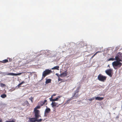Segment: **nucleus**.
<instances>
[{"label":"nucleus","mask_w":122,"mask_h":122,"mask_svg":"<svg viewBox=\"0 0 122 122\" xmlns=\"http://www.w3.org/2000/svg\"><path fill=\"white\" fill-rule=\"evenodd\" d=\"M61 96H58L57 98H56L55 99H52V102H54L55 101H58V99L61 97Z\"/></svg>","instance_id":"nucleus-16"},{"label":"nucleus","mask_w":122,"mask_h":122,"mask_svg":"<svg viewBox=\"0 0 122 122\" xmlns=\"http://www.w3.org/2000/svg\"><path fill=\"white\" fill-rule=\"evenodd\" d=\"M5 122H15L14 121L12 120V121H6Z\"/></svg>","instance_id":"nucleus-29"},{"label":"nucleus","mask_w":122,"mask_h":122,"mask_svg":"<svg viewBox=\"0 0 122 122\" xmlns=\"http://www.w3.org/2000/svg\"><path fill=\"white\" fill-rule=\"evenodd\" d=\"M50 109L49 108L47 107L46 108L45 110V115H46V113H49L50 112Z\"/></svg>","instance_id":"nucleus-11"},{"label":"nucleus","mask_w":122,"mask_h":122,"mask_svg":"<svg viewBox=\"0 0 122 122\" xmlns=\"http://www.w3.org/2000/svg\"><path fill=\"white\" fill-rule=\"evenodd\" d=\"M6 97V95L5 94H3L1 95L0 96V97L3 98H5Z\"/></svg>","instance_id":"nucleus-18"},{"label":"nucleus","mask_w":122,"mask_h":122,"mask_svg":"<svg viewBox=\"0 0 122 122\" xmlns=\"http://www.w3.org/2000/svg\"><path fill=\"white\" fill-rule=\"evenodd\" d=\"M94 99V98H90L89 99V101H91L93 100Z\"/></svg>","instance_id":"nucleus-28"},{"label":"nucleus","mask_w":122,"mask_h":122,"mask_svg":"<svg viewBox=\"0 0 122 122\" xmlns=\"http://www.w3.org/2000/svg\"><path fill=\"white\" fill-rule=\"evenodd\" d=\"M52 71L49 69H47L42 73V79H43L46 76L52 73Z\"/></svg>","instance_id":"nucleus-2"},{"label":"nucleus","mask_w":122,"mask_h":122,"mask_svg":"<svg viewBox=\"0 0 122 122\" xmlns=\"http://www.w3.org/2000/svg\"><path fill=\"white\" fill-rule=\"evenodd\" d=\"M109 66V65H108V66Z\"/></svg>","instance_id":"nucleus-39"},{"label":"nucleus","mask_w":122,"mask_h":122,"mask_svg":"<svg viewBox=\"0 0 122 122\" xmlns=\"http://www.w3.org/2000/svg\"><path fill=\"white\" fill-rule=\"evenodd\" d=\"M23 73H8L7 74L8 75H12V76H18L21 75Z\"/></svg>","instance_id":"nucleus-7"},{"label":"nucleus","mask_w":122,"mask_h":122,"mask_svg":"<svg viewBox=\"0 0 122 122\" xmlns=\"http://www.w3.org/2000/svg\"><path fill=\"white\" fill-rule=\"evenodd\" d=\"M121 61H117L113 62L112 63V65L114 68L117 69V68L120 67L122 65L121 62H120Z\"/></svg>","instance_id":"nucleus-1"},{"label":"nucleus","mask_w":122,"mask_h":122,"mask_svg":"<svg viewBox=\"0 0 122 122\" xmlns=\"http://www.w3.org/2000/svg\"><path fill=\"white\" fill-rule=\"evenodd\" d=\"M107 78L106 76H103L101 74H100L97 77L99 81L103 82H104L106 80Z\"/></svg>","instance_id":"nucleus-4"},{"label":"nucleus","mask_w":122,"mask_h":122,"mask_svg":"<svg viewBox=\"0 0 122 122\" xmlns=\"http://www.w3.org/2000/svg\"><path fill=\"white\" fill-rule=\"evenodd\" d=\"M75 99V98H73V97H71L70 98V99H68L66 101V103L68 104L72 100Z\"/></svg>","instance_id":"nucleus-13"},{"label":"nucleus","mask_w":122,"mask_h":122,"mask_svg":"<svg viewBox=\"0 0 122 122\" xmlns=\"http://www.w3.org/2000/svg\"><path fill=\"white\" fill-rule=\"evenodd\" d=\"M119 117L118 116H117L116 117V118H118Z\"/></svg>","instance_id":"nucleus-36"},{"label":"nucleus","mask_w":122,"mask_h":122,"mask_svg":"<svg viewBox=\"0 0 122 122\" xmlns=\"http://www.w3.org/2000/svg\"><path fill=\"white\" fill-rule=\"evenodd\" d=\"M68 72H67V71H66L63 73L61 74L60 76L61 77H65L66 76Z\"/></svg>","instance_id":"nucleus-9"},{"label":"nucleus","mask_w":122,"mask_h":122,"mask_svg":"<svg viewBox=\"0 0 122 122\" xmlns=\"http://www.w3.org/2000/svg\"><path fill=\"white\" fill-rule=\"evenodd\" d=\"M122 54L121 52L118 53L116 55L115 60L117 61H122Z\"/></svg>","instance_id":"nucleus-3"},{"label":"nucleus","mask_w":122,"mask_h":122,"mask_svg":"<svg viewBox=\"0 0 122 122\" xmlns=\"http://www.w3.org/2000/svg\"><path fill=\"white\" fill-rule=\"evenodd\" d=\"M25 83V82L24 81H22L21 83H20L21 85L24 83Z\"/></svg>","instance_id":"nucleus-30"},{"label":"nucleus","mask_w":122,"mask_h":122,"mask_svg":"<svg viewBox=\"0 0 122 122\" xmlns=\"http://www.w3.org/2000/svg\"><path fill=\"white\" fill-rule=\"evenodd\" d=\"M33 98L32 97H31V98H29V99L30 100L31 102H33Z\"/></svg>","instance_id":"nucleus-26"},{"label":"nucleus","mask_w":122,"mask_h":122,"mask_svg":"<svg viewBox=\"0 0 122 122\" xmlns=\"http://www.w3.org/2000/svg\"><path fill=\"white\" fill-rule=\"evenodd\" d=\"M0 62L3 63H5L8 62V60L7 59H5L3 60L2 61H1Z\"/></svg>","instance_id":"nucleus-20"},{"label":"nucleus","mask_w":122,"mask_h":122,"mask_svg":"<svg viewBox=\"0 0 122 122\" xmlns=\"http://www.w3.org/2000/svg\"><path fill=\"white\" fill-rule=\"evenodd\" d=\"M36 119V121L37 122H41L42 120V119Z\"/></svg>","instance_id":"nucleus-25"},{"label":"nucleus","mask_w":122,"mask_h":122,"mask_svg":"<svg viewBox=\"0 0 122 122\" xmlns=\"http://www.w3.org/2000/svg\"><path fill=\"white\" fill-rule=\"evenodd\" d=\"M46 81L45 82V83L46 84H47L51 82V79H46Z\"/></svg>","instance_id":"nucleus-14"},{"label":"nucleus","mask_w":122,"mask_h":122,"mask_svg":"<svg viewBox=\"0 0 122 122\" xmlns=\"http://www.w3.org/2000/svg\"><path fill=\"white\" fill-rule=\"evenodd\" d=\"M62 80V79H61L60 78H58L59 81H61Z\"/></svg>","instance_id":"nucleus-33"},{"label":"nucleus","mask_w":122,"mask_h":122,"mask_svg":"<svg viewBox=\"0 0 122 122\" xmlns=\"http://www.w3.org/2000/svg\"><path fill=\"white\" fill-rule=\"evenodd\" d=\"M53 96L52 95L51 97L50 98V101H52V99H53Z\"/></svg>","instance_id":"nucleus-27"},{"label":"nucleus","mask_w":122,"mask_h":122,"mask_svg":"<svg viewBox=\"0 0 122 122\" xmlns=\"http://www.w3.org/2000/svg\"><path fill=\"white\" fill-rule=\"evenodd\" d=\"M114 60H115V58H109L108 60L107 61H113Z\"/></svg>","instance_id":"nucleus-22"},{"label":"nucleus","mask_w":122,"mask_h":122,"mask_svg":"<svg viewBox=\"0 0 122 122\" xmlns=\"http://www.w3.org/2000/svg\"><path fill=\"white\" fill-rule=\"evenodd\" d=\"M56 94H53L52 95L53 96H56Z\"/></svg>","instance_id":"nucleus-35"},{"label":"nucleus","mask_w":122,"mask_h":122,"mask_svg":"<svg viewBox=\"0 0 122 122\" xmlns=\"http://www.w3.org/2000/svg\"><path fill=\"white\" fill-rule=\"evenodd\" d=\"M0 86H1V87H3L5 86V84H3L2 83H0Z\"/></svg>","instance_id":"nucleus-24"},{"label":"nucleus","mask_w":122,"mask_h":122,"mask_svg":"<svg viewBox=\"0 0 122 122\" xmlns=\"http://www.w3.org/2000/svg\"><path fill=\"white\" fill-rule=\"evenodd\" d=\"M41 106H37L36 107L34 108V110H37L38 109H40L41 108Z\"/></svg>","instance_id":"nucleus-19"},{"label":"nucleus","mask_w":122,"mask_h":122,"mask_svg":"<svg viewBox=\"0 0 122 122\" xmlns=\"http://www.w3.org/2000/svg\"><path fill=\"white\" fill-rule=\"evenodd\" d=\"M2 119L0 118V122H2Z\"/></svg>","instance_id":"nucleus-34"},{"label":"nucleus","mask_w":122,"mask_h":122,"mask_svg":"<svg viewBox=\"0 0 122 122\" xmlns=\"http://www.w3.org/2000/svg\"><path fill=\"white\" fill-rule=\"evenodd\" d=\"M112 71L113 70L112 69H110L106 70L105 72L108 75L111 77L112 75Z\"/></svg>","instance_id":"nucleus-6"},{"label":"nucleus","mask_w":122,"mask_h":122,"mask_svg":"<svg viewBox=\"0 0 122 122\" xmlns=\"http://www.w3.org/2000/svg\"><path fill=\"white\" fill-rule=\"evenodd\" d=\"M101 51H98L96 52L94 55L92 56V58H93L94 56H95L97 53H99L101 52Z\"/></svg>","instance_id":"nucleus-23"},{"label":"nucleus","mask_w":122,"mask_h":122,"mask_svg":"<svg viewBox=\"0 0 122 122\" xmlns=\"http://www.w3.org/2000/svg\"><path fill=\"white\" fill-rule=\"evenodd\" d=\"M33 113L34 114L35 117L36 119H38L41 117L40 115V111L39 110H34Z\"/></svg>","instance_id":"nucleus-5"},{"label":"nucleus","mask_w":122,"mask_h":122,"mask_svg":"<svg viewBox=\"0 0 122 122\" xmlns=\"http://www.w3.org/2000/svg\"><path fill=\"white\" fill-rule=\"evenodd\" d=\"M26 102H27L28 103V102L27 101H26Z\"/></svg>","instance_id":"nucleus-38"},{"label":"nucleus","mask_w":122,"mask_h":122,"mask_svg":"<svg viewBox=\"0 0 122 122\" xmlns=\"http://www.w3.org/2000/svg\"><path fill=\"white\" fill-rule=\"evenodd\" d=\"M47 100H45L44 102H43V103H44V104L47 102Z\"/></svg>","instance_id":"nucleus-31"},{"label":"nucleus","mask_w":122,"mask_h":122,"mask_svg":"<svg viewBox=\"0 0 122 122\" xmlns=\"http://www.w3.org/2000/svg\"><path fill=\"white\" fill-rule=\"evenodd\" d=\"M36 119L35 117V118H29V122H36Z\"/></svg>","instance_id":"nucleus-10"},{"label":"nucleus","mask_w":122,"mask_h":122,"mask_svg":"<svg viewBox=\"0 0 122 122\" xmlns=\"http://www.w3.org/2000/svg\"><path fill=\"white\" fill-rule=\"evenodd\" d=\"M58 104L57 103L55 102H52L51 104V105L53 107H56L57 104Z\"/></svg>","instance_id":"nucleus-12"},{"label":"nucleus","mask_w":122,"mask_h":122,"mask_svg":"<svg viewBox=\"0 0 122 122\" xmlns=\"http://www.w3.org/2000/svg\"><path fill=\"white\" fill-rule=\"evenodd\" d=\"M59 66H54L53 68H52L51 69L52 70L56 69V70H59Z\"/></svg>","instance_id":"nucleus-17"},{"label":"nucleus","mask_w":122,"mask_h":122,"mask_svg":"<svg viewBox=\"0 0 122 122\" xmlns=\"http://www.w3.org/2000/svg\"><path fill=\"white\" fill-rule=\"evenodd\" d=\"M21 85V84H20H20H19L17 86L18 87H20V85Z\"/></svg>","instance_id":"nucleus-32"},{"label":"nucleus","mask_w":122,"mask_h":122,"mask_svg":"<svg viewBox=\"0 0 122 122\" xmlns=\"http://www.w3.org/2000/svg\"><path fill=\"white\" fill-rule=\"evenodd\" d=\"M79 91L78 90H76L75 91V92L74 93V95L72 97H73V98H75L78 97L79 96L78 92H79Z\"/></svg>","instance_id":"nucleus-8"},{"label":"nucleus","mask_w":122,"mask_h":122,"mask_svg":"<svg viewBox=\"0 0 122 122\" xmlns=\"http://www.w3.org/2000/svg\"><path fill=\"white\" fill-rule=\"evenodd\" d=\"M40 106H43L44 104V103L43 102L41 101L40 102Z\"/></svg>","instance_id":"nucleus-21"},{"label":"nucleus","mask_w":122,"mask_h":122,"mask_svg":"<svg viewBox=\"0 0 122 122\" xmlns=\"http://www.w3.org/2000/svg\"><path fill=\"white\" fill-rule=\"evenodd\" d=\"M104 99L103 97H95V99L96 100H103Z\"/></svg>","instance_id":"nucleus-15"},{"label":"nucleus","mask_w":122,"mask_h":122,"mask_svg":"<svg viewBox=\"0 0 122 122\" xmlns=\"http://www.w3.org/2000/svg\"><path fill=\"white\" fill-rule=\"evenodd\" d=\"M56 75L57 76H58V74L57 73H56Z\"/></svg>","instance_id":"nucleus-37"}]
</instances>
